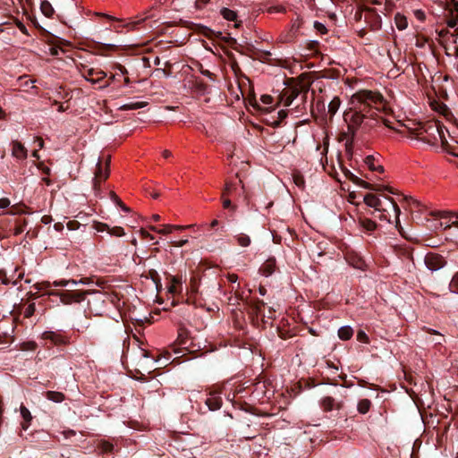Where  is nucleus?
I'll return each instance as SVG.
<instances>
[{
	"label": "nucleus",
	"mask_w": 458,
	"mask_h": 458,
	"mask_svg": "<svg viewBox=\"0 0 458 458\" xmlns=\"http://www.w3.org/2000/svg\"><path fill=\"white\" fill-rule=\"evenodd\" d=\"M371 402L369 399H362L358 403V411L361 414H365L369 411Z\"/></svg>",
	"instance_id": "2f4dec72"
},
{
	"label": "nucleus",
	"mask_w": 458,
	"mask_h": 458,
	"mask_svg": "<svg viewBox=\"0 0 458 458\" xmlns=\"http://www.w3.org/2000/svg\"><path fill=\"white\" fill-rule=\"evenodd\" d=\"M116 80V74H113L111 75L106 81L104 84H102L101 86H99V89H105L106 87H108L109 85H111V83L113 81H114Z\"/></svg>",
	"instance_id": "864d4df0"
},
{
	"label": "nucleus",
	"mask_w": 458,
	"mask_h": 458,
	"mask_svg": "<svg viewBox=\"0 0 458 458\" xmlns=\"http://www.w3.org/2000/svg\"><path fill=\"white\" fill-rule=\"evenodd\" d=\"M402 389L404 390L409 394L411 402L414 404H416L417 394H416L415 391H413L412 388H411L407 386H404L403 384Z\"/></svg>",
	"instance_id": "79ce46f5"
},
{
	"label": "nucleus",
	"mask_w": 458,
	"mask_h": 458,
	"mask_svg": "<svg viewBox=\"0 0 458 458\" xmlns=\"http://www.w3.org/2000/svg\"><path fill=\"white\" fill-rule=\"evenodd\" d=\"M12 145H13V148H12L13 156H14L15 157H17L19 159H24L27 157V149L21 142L14 140V141H13Z\"/></svg>",
	"instance_id": "dca6fc26"
},
{
	"label": "nucleus",
	"mask_w": 458,
	"mask_h": 458,
	"mask_svg": "<svg viewBox=\"0 0 458 458\" xmlns=\"http://www.w3.org/2000/svg\"><path fill=\"white\" fill-rule=\"evenodd\" d=\"M0 280L3 282V284H9V279L7 278L6 276V272L3 269H0Z\"/></svg>",
	"instance_id": "680f3d73"
},
{
	"label": "nucleus",
	"mask_w": 458,
	"mask_h": 458,
	"mask_svg": "<svg viewBox=\"0 0 458 458\" xmlns=\"http://www.w3.org/2000/svg\"><path fill=\"white\" fill-rule=\"evenodd\" d=\"M35 310H36L35 303L29 304L24 310V317L30 318L35 313Z\"/></svg>",
	"instance_id": "c03bdc74"
},
{
	"label": "nucleus",
	"mask_w": 458,
	"mask_h": 458,
	"mask_svg": "<svg viewBox=\"0 0 458 458\" xmlns=\"http://www.w3.org/2000/svg\"><path fill=\"white\" fill-rule=\"evenodd\" d=\"M93 293L92 291H82V290H64V291H48L47 295L58 296L62 303L65 305L72 304L73 302H81L85 300L86 296Z\"/></svg>",
	"instance_id": "7ed1b4c3"
},
{
	"label": "nucleus",
	"mask_w": 458,
	"mask_h": 458,
	"mask_svg": "<svg viewBox=\"0 0 458 458\" xmlns=\"http://www.w3.org/2000/svg\"><path fill=\"white\" fill-rule=\"evenodd\" d=\"M98 447L104 453H112L114 451V445L107 441L100 442Z\"/></svg>",
	"instance_id": "4c0bfd02"
},
{
	"label": "nucleus",
	"mask_w": 458,
	"mask_h": 458,
	"mask_svg": "<svg viewBox=\"0 0 458 458\" xmlns=\"http://www.w3.org/2000/svg\"><path fill=\"white\" fill-rule=\"evenodd\" d=\"M403 209L410 214V216H406V219L411 220V223L419 224L422 220V205L411 196L404 193H403Z\"/></svg>",
	"instance_id": "20e7f679"
},
{
	"label": "nucleus",
	"mask_w": 458,
	"mask_h": 458,
	"mask_svg": "<svg viewBox=\"0 0 458 458\" xmlns=\"http://www.w3.org/2000/svg\"><path fill=\"white\" fill-rule=\"evenodd\" d=\"M206 405L210 411L219 410L222 406V398L215 392H209L208 396L205 400Z\"/></svg>",
	"instance_id": "ddd939ff"
},
{
	"label": "nucleus",
	"mask_w": 458,
	"mask_h": 458,
	"mask_svg": "<svg viewBox=\"0 0 458 458\" xmlns=\"http://www.w3.org/2000/svg\"><path fill=\"white\" fill-rule=\"evenodd\" d=\"M10 206V200L7 198L0 199V208H5Z\"/></svg>",
	"instance_id": "69168bd1"
},
{
	"label": "nucleus",
	"mask_w": 458,
	"mask_h": 458,
	"mask_svg": "<svg viewBox=\"0 0 458 458\" xmlns=\"http://www.w3.org/2000/svg\"><path fill=\"white\" fill-rule=\"evenodd\" d=\"M87 47L93 49V51L101 55H106L107 52L115 51L117 49V46L112 44H104L97 41H90L87 44Z\"/></svg>",
	"instance_id": "1a4fd4ad"
},
{
	"label": "nucleus",
	"mask_w": 458,
	"mask_h": 458,
	"mask_svg": "<svg viewBox=\"0 0 458 458\" xmlns=\"http://www.w3.org/2000/svg\"><path fill=\"white\" fill-rule=\"evenodd\" d=\"M353 335V330L351 327H342L338 330V336L341 340H349Z\"/></svg>",
	"instance_id": "5701e85b"
},
{
	"label": "nucleus",
	"mask_w": 458,
	"mask_h": 458,
	"mask_svg": "<svg viewBox=\"0 0 458 458\" xmlns=\"http://www.w3.org/2000/svg\"><path fill=\"white\" fill-rule=\"evenodd\" d=\"M340 104H341V101H340V98L335 97L334 98L331 102L329 103L328 105V113L333 116L334 114H335V113L337 112V110L339 109V106H340Z\"/></svg>",
	"instance_id": "473e14b6"
},
{
	"label": "nucleus",
	"mask_w": 458,
	"mask_h": 458,
	"mask_svg": "<svg viewBox=\"0 0 458 458\" xmlns=\"http://www.w3.org/2000/svg\"><path fill=\"white\" fill-rule=\"evenodd\" d=\"M140 233L143 238H148L150 240L154 239V236L150 234L148 232H147L145 229H140Z\"/></svg>",
	"instance_id": "774afa93"
},
{
	"label": "nucleus",
	"mask_w": 458,
	"mask_h": 458,
	"mask_svg": "<svg viewBox=\"0 0 458 458\" xmlns=\"http://www.w3.org/2000/svg\"><path fill=\"white\" fill-rule=\"evenodd\" d=\"M170 282L172 284H175V285L182 284V279L179 276H170Z\"/></svg>",
	"instance_id": "0e129e2a"
},
{
	"label": "nucleus",
	"mask_w": 458,
	"mask_h": 458,
	"mask_svg": "<svg viewBox=\"0 0 458 458\" xmlns=\"http://www.w3.org/2000/svg\"><path fill=\"white\" fill-rule=\"evenodd\" d=\"M147 278H150L156 284L157 286L161 284V278L157 271L155 269L148 270Z\"/></svg>",
	"instance_id": "c9c22d12"
},
{
	"label": "nucleus",
	"mask_w": 458,
	"mask_h": 458,
	"mask_svg": "<svg viewBox=\"0 0 458 458\" xmlns=\"http://www.w3.org/2000/svg\"><path fill=\"white\" fill-rule=\"evenodd\" d=\"M14 22L16 24V26L19 28V30L25 35L29 36V31L27 30V28L25 27V25L20 21L18 19H14Z\"/></svg>",
	"instance_id": "09e8293b"
},
{
	"label": "nucleus",
	"mask_w": 458,
	"mask_h": 458,
	"mask_svg": "<svg viewBox=\"0 0 458 458\" xmlns=\"http://www.w3.org/2000/svg\"><path fill=\"white\" fill-rule=\"evenodd\" d=\"M445 126L443 125L441 130L439 131V132H441V137L438 138V141H441V144L444 148H446V146L448 145V142H447V140L445 139Z\"/></svg>",
	"instance_id": "8fccbe9b"
},
{
	"label": "nucleus",
	"mask_w": 458,
	"mask_h": 458,
	"mask_svg": "<svg viewBox=\"0 0 458 458\" xmlns=\"http://www.w3.org/2000/svg\"><path fill=\"white\" fill-rule=\"evenodd\" d=\"M55 45H57L59 47H61L62 46L69 47V46H71V43L69 41L58 37L56 39Z\"/></svg>",
	"instance_id": "13d9d810"
},
{
	"label": "nucleus",
	"mask_w": 458,
	"mask_h": 458,
	"mask_svg": "<svg viewBox=\"0 0 458 458\" xmlns=\"http://www.w3.org/2000/svg\"><path fill=\"white\" fill-rule=\"evenodd\" d=\"M299 94L300 89L297 87L284 89L281 94V100L284 102V106H290Z\"/></svg>",
	"instance_id": "f8f14e48"
},
{
	"label": "nucleus",
	"mask_w": 458,
	"mask_h": 458,
	"mask_svg": "<svg viewBox=\"0 0 458 458\" xmlns=\"http://www.w3.org/2000/svg\"><path fill=\"white\" fill-rule=\"evenodd\" d=\"M384 197L388 201V204L391 206V208H393V210L394 212V221L396 223L395 227L398 230V232L401 233V224H400V218H399L401 210L399 208V206L394 199L388 198L386 196H384Z\"/></svg>",
	"instance_id": "f3484780"
},
{
	"label": "nucleus",
	"mask_w": 458,
	"mask_h": 458,
	"mask_svg": "<svg viewBox=\"0 0 458 458\" xmlns=\"http://www.w3.org/2000/svg\"><path fill=\"white\" fill-rule=\"evenodd\" d=\"M351 103L352 108L350 112L344 113V119L350 121L348 128L352 134L355 133V131L360 126L365 118H373L377 114L373 109L379 111L385 107L382 95L371 90L356 92L352 97Z\"/></svg>",
	"instance_id": "f257e3e1"
},
{
	"label": "nucleus",
	"mask_w": 458,
	"mask_h": 458,
	"mask_svg": "<svg viewBox=\"0 0 458 458\" xmlns=\"http://www.w3.org/2000/svg\"><path fill=\"white\" fill-rule=\"evenodd\" d=\"M361 225L367 231H374L377 227L376 223L368 218L361 221Z\"/></svg>",
	"instance_id": "ea45409f"
},
{
	"label": "nucleus",
	"mask_w": 458,
	"mask_h": 458,
	"mask_svg": "<svg viewBox=\"0 0 458 458\" xmlns=\"http://www.w3.org/2000/svg\"><path fill=\"white\" fill-rule=\"evenodd\" d=\"M345 175L350 181H352V182H354L355 184H357L362 188H365L368 190H372V191L377 190L374 185L359 178L358 176H356L355 174H353L352 172H350L348 170L345 172Z\"/></svg>",
	"instance_id": "2eb2a0df"
},
{
	"label": "nucleus",
	"mask_w": 458,
	"mask_h": 458,
	"mask_svg": "<svg viewBox=\"0 0 458 458\" xmlns=\"http://www.w3.org/2000/svg\"><path fill=\"white\" fill-rule=\"evenodd\" d=\"M294 183L300 187V188H303L304 187V179L302 176L301 175H295L294 176Z\"/></svg>",
	"instance_id": "5fc2aeb1"
},
{
	"label": "nucleus",
	"mask_w": 458,
	"mask_h": 458,
	"mask_svg": "<svg viewBox=\"0 0 458 458\" xmlns=\"http://www.w3.org/2000/svg\"><path fill=\"white\" fill-rule=\"evenodd\" d=\"M375 158L373 156H368L365 158V164L368 165L369 170L376 171V172H383V166L382 165H376L374 164Z\"/></svg>",
	"instance_id": "cd10ccee"
},
{
	"label": "nucleus",
	"mask_w": 458,
	"mask_h": 458,
	"mask_svg": "<svg viewBox=\"0 0 458 458\" xmlns=\"http://www.w3.org/2000/svg\"><path fill=\"white\" fill-rule=\"evenodd\" d=\"M335 404V401L331 396H326L320 400V406L324 411L328 412L331 411Z\"/></svg>",
	"instance_id": "412c9836"
},
{
	"label": "nucleus",
	"mask_w": 458,
	"mask_h": 458,
	"mask_svg": "<svg viewBox=\"0 0 458 458\" xmlns=\"http://www.w3.org/2000/svg\"><path fill=\"white\" fill-rule=\"evenodd\" d=\"M315 28L322 34H325L327 32V28L320 22L316 21L315 22Z\"/></svg>",
	"instance_id": "bf43d9fd"
},
{
	"label": "nucleus",
	"mask_w": 458,
	"mask_h": 458,
	"mask_svg": "<svg viewBox=\"0 0 458 458\" xmlns=\"http://www.w3.org/2000/svg\"><path fill=\"white\" fill-rule=\"evenodd\" d=\"M266 306V303L262 301V300H256L254 301V302L251 304V310H252V312L259 316L261 314L264 307Z\"/></svg>",
	"instance_id": "c756f323"
},
{
	"label": "nucleus",
	"mask_w": 458,
	"mask_h": 458,
	"mask_svg": "<svg viewBox=\"0 0 458 458\" xmlns=\"http://www.w3.org/2000/svg\"><path fill=\"white\" fill-rule=\"evenodd\" d=\"M443 124L439 122L427 121L423 123L408 120L405 123L403 120V138L416 139L432 146H437L438 138L441 137Z\"/></svg>",
	"instance_id": "f03ea898"
},
{
	"label": "nucleus",
	"mask_w": 458,
	"mask_h": 458,
	"mask_svg": "<svg viewBox=\"0 0 458 458\" xmlns=\"http://www.w3.org/2000/svg\"><path fill=\"white\" fill-rule=\"evenodd\" d=\"M221 15L224 19L227 21H236L237 14L234 11L229 9V8H222L220 11Z\"/></svg>",
	"instance_id": "c85d7f7f"
},
{
	"label": "nucleus",
	"mask_w": 458,
	"mask_h": 458,
	"mask_svg": "<svg viewBox=\"0 0 458 458\" xmlns=\"http://www.w3.org/2000/svg\"><path fill=\"white\" fill-rule=\"evenodd\" d=\"M148 228L151 231L156 232L157 233H161V234H167V233H170L172 232V225H164V228L160 229V230H158L154 225H149Z\"/></svg>",
	"instance_id": "58836bf2"
},
{
	"label": "nucleus",
	"mask_w": 458,
	"mask_h": 458,
	"mask_svg": "<svg viewBox=\"0 0 458 458\" xmlns=\"http://www.w3.org/2000/svg\"><path fill=\"white\" fill-rule=\"evenodd\" d=\"M449 287L452 292L458 293V272L453 276Z\"/></svg>",
	"instance_id": "37998d69"
},
{
	"label": "nucleus",
	"mask_w": 458,
	"mask_h": 458,
	"mask_svg": "<svg viewBox=\"0 0 458 458\" xmlns=\"http://www.w3.org/2000/svg\"><path fill=\"white\" fill-rule=\"evenodd\" d=\"M205 30H207V32L205 33V35L208 37V38H221L228 43H234L236 40L232 38H226L225 37H223L222 36V33L221 32H216L210 29H208V28H205Z\"/></svg>",
	"instance_id": "bb28decb"
},
{
	"label": "nucleus",
	"mask_w": 458,
	"mask_h": 458,
	"mask_svg": "<svg viewBox=\"0 0 458 458\" xmlns=\"http://www.w3.org/2000/svg\"><path fill=\"white\" fill-rule=\"evenodd\" d=\"M80 226V223L78 221H70L67 224V227L69 230H76Z\"/></svg>",
	"instance_id": "e2e57ef3"
},
{
	"label": "nucleus",
	"mask_w": 458,
	"mask_h": 458,
	"mask_svg": "<svg viewBox=\"0 0 458 458\" xmlns=\"http://www.w3.org/2000/svg\"><path fill=\"white\" fill-rule=\"evenodd\" d=\"M421 443L419 439H416L411 445V453L410 454V458H417V453L420 447Z\"/></svg>",
	"instance_id": "a19ab883"
},
{
	"label": "nucleus",
	"mask_w": 458,
	"mask_h": 458,
	"mask_svg": "<svg viewBox=\"0 0 458 458\" xmlns=\"http://www.w3.org/2000/svg\"><path fill=\"white\" fill-rule=\"evenodd\" d=\"M60 47L57 45H51L49 49L50 55L53 56H56L59 55Z\"/></svg>",
	"instance_id": "052dcab7"
},
{
	"label": "nucleus",
	"mask_w": 458,
	"mask_h": 458,
	"mask_svg": "<svg viewBox=\"0 0 458 458\" xmlns=\"http://www.w3.org/2000/svg\"><path fill=\"white\" fill-rule=\"evenodd\" d=\"M21 415L23 419L21 427L24 430H26L30 426V423L32 420V416L30 414V411L23 405L21 406Z\"/></svg>",
	"instance_id": "aec40b11"
},
{
	"label": "nucleus",
	"mask_w": 458,
	"mask_h": 458,
	"mask_svg": "<svg viewBox=\"0 0 458 458\" xmlns=\"http://www.w3.org/2000/svg\"><path fill=\"white\" fill-rule=\"evenodd\" d=\"M45 396L47 399L54 403H61L65 399V396L63 393L56 391H47L45 393Z\"/></svg>",
	"instance_id": "4be33fe9"
},
{
	"label": "nucleus",
	"mask_w": 458,
	"mask_h": 458,
	"mask_svg": "<svg viewBox=\"0 0 458 458\" xmlns=\"http://www.w3.org/2000/svg\"><path fill=\"white\" fill-rule=\"evenodd\" d=\"M113 69L120 72L123 75L128 73L127 69L123 65H122L121 64H118V63H116L113 65Z\"/></svg>",
	"instance_id": "3c124183"
},
{
	"label": "nucleus",
	"mask_w": 458,
	"mask_h": 458,
	"mask_svg": "<svg viewBox=\"0 0 458 458\" xmlns=\"http://www.w3.org/2000/svg\"><path fill=\"white\" fill-rule=\"evenodd\" d=\"M177 341L181 346H185L188 342V331L181 327L178 332Z\"/></svg>",
	"instance_id": "72a5a7b5"
},
{
	"label": "nucleus",
	"mask_w": 458,
	"mask_h": 458,
	"mask_svg": "<svg viewBox=\"0 0 458 458\" xmlns=\"http://www.w3.org/2000/svg\"><path fill=\"white\" fill-rule=\"evenodd\" d=\"M32 211L25 206L23 203L13 205L10 208V209L6 212L9 215H21V214H30Z\"/></svg>",
	"instance_id": "6ab92c4d"
},
{
	"label": "nucleus",
	"mask_w": 458,
	"mask_h": 458,
	"mask_svg": "<svg viewBox=\"0 0 458 458\" xmlns=\"http://www.w3.org/2000/svg\"><path fill=\"white\" fill-rule=\"evenodd\" d=\"M53 285L56 287H66L69 286V280L61 279L58 281L53 282Z\"/></svg>",
	"instance_id": "603ef678"
},
{
	"label": "nucleus",
	"mask_w": 458,
	"mask_h": 458,
	"mask_svg": "<svg viewBox=\"0 0 458 458\" xmlns=\"http://www.w3.org/2000/svg\"><path fill=\"white\" fill-rule=\"evenodd\" d=\"M234 238L236 239L238 244L242 247H247L250 244V238L247 234L240 233L235 235Z\"/></svg>",
	"instance_id": "f704fd0d"
},
{
	"label": "nucleus",
	"mask_w": 458,
	"mask_h": 458,
	"mask_svg": "<svg viewBox=\"0 0 458 458\" xmlns=\"http://www.w3.org/2000/svg\"><path fill=\"white\" fill-rule=\"evenodd\" d=\"M424 263L428 269L436 271L443 267L446 262L441 255L429 252L424 257Z\"/></svg>",
	"instance_id": "423d86ee"
},
{
	"label": "nucleus",
	"mask_w": 458,
	"mask_h": 458,
	"mask_svg": "<svg viewBox=\"0 0 458 458\" xmlns=\"http://www.w3.org/2000/svg\"><path fill=\"white\" fill-rule=\"evenodd\" d=\"M53 284V283L51 284L50 282H47V281H45V282H40V283H37L34 287L38 290H47L48 289L51 285Z\"/></svg>",
	"instance_id": "49530a36"
},
{
	"label": "nucleus",
	"mask_w": 458,
	"mask_h": 458,
	"mask_svg": "<svg viewBox=\"0 0 458 458\" xmlns=\"http://www.w3.org/2000/svg\"><path fill=\"white\" fill-rule=\"evenodd\" d=\"M434 216H437L435 219L432 220L434 223L431 226H433L436 230L444 227L445 229L450 228L451 225L447 224V222L444 223L441 221V219H448L450 220L451 216H455L456 220L458 221V213L453 214L448 211H436L432 213Z\"/></svg>",
	"instance_id": "6e6552de"
},
{
	"label": "nucleus",
	"mask_w": 458,
	"mask_h": 458,
	"mask_svg": "<svg viewBox=\"0 0 458 458\" xmlns=\"http://www.w3.org/2000/svg\"><path fill=\"white\" fill-rule=\"evenodd\" d=\"M276 263L275 258H269L261 265L259 272L265 276H271L275 272Z\"/></svg>",
	"instance_id": "4468645a"
},
{
	"label": "nucleus",
	"mask_w": 458,
	"mask_h": 458,
	"mask_svg": "<svg viewBox=\"0 0 458 458\" xmlns=\"http://www.w3.org/2000/svg\"><path fill=\"white\" fill-rule=\"evenodd\" d=\"M414 15L416 16V18L420 21H424L425 20V13L424 12H422L421 10H416L414 11Z\"/></svg>",
	"instance_id": "338daca9"
},
{
	"label": "nucleus",
	"mask_w": 458,
	"mask_h": 458,
	"mask_svg": "<svg viewBox=\"0 0 458 458\" xmlns=\"http://www.w3.org/2000/svg\"><path fill=\"white\" fill-rule=\"evenodd\" d=\"M147 106V102H134V103H129L125 104L121 106V110L127 111V110H136L142 108Z\"/></svg>",
	"instance_id": "7c9ffc66"
},
{
	"label": "nucleus",
	"mask_w": 458,
	"mask_h": 458,
	"mask_svg": "<svg viewBox=\"0 0 458 458\" xmlns=\"http://www.w3.org/2000/svg\"><path fill=\"white\" fill-rule=\"evenodd\" d=\"M109 165L110 156H107L106 158L105 157L98 158L93 179V188L95 191L100 190L101 182H105L108 178L110 173Z\"/></svg>",
	"instance_id": "39448f33"
},
{
	"label": "nucleus",
	"mask_w": 458,
	"mask_h": 458,
	"mask_svg": "<svg viewBox=\"0 0 458 458\" xmlns=\"http://www.w3.org/2000/svg\"><path fill=\"white\" fill-rule=\"evenodd\" d=\"M94 228L98 232L107 231L111 235L117 236V237H121L125 234L124 229L123 227L114 226V227L110 228L108 225H106L105 223H101V222H96L94 224Z\"/></svg>",
	"instance_id": "9b49d317"
},
{
	"label": "nucleus",
	"mask_w": 458,
	"mask_h": 458,
	"mask_svg": "<svg viewBox=\"0 0 458 458\" xmlns=\"http://www.w3.org/2000/svg\"><path fill=\"white\" fill-rule=\"evenodd\" d=\"M402 373H403V379H404L405 381H407L410 385L412 384L413 382V376L411 374V373H408L406 370H405V368L404 366L403 365V370H402Z\"/></svg>",
	"instance_id": "a18cd8bd"
},
{
	"label": "nucleus",
	"mask_w": 458,
	"mask_h": 458,
	"mask_svg": "<svg viewBox=\"0 0 458 458\" xmlns=\"http://www.w3.org/2000/svg\"><path fill=\"white\" fill-rule=\"evenodd\" d=\"M357 340L361 343H368L369 336L367 335V334L364 331L360 330L357 333Z\"/></svg>",
	"instance_id": "de8ad7c7"
},
{
	"label": "nucleus",
	"mask_w": 458,
	"mask_h": 458,
	"mask_svg": "<svg viewBox=\"0 0 458 458\" xmlns=\"http://www.w3.org/2000/svg\"><path fill=\"white\" fill-rule=\"evenodd\" d=\"M144 20L129 22L125 25V27L128 28V30H136L138 25L140 24Z\"/></svg>",
	"instance_id": "6e6d98bb"
},
{
	"label": "nucleus",
	"mask_w": 458,
	"mask_h": 458,
	"mask_svg": "<svg viewBox=\"0 0 458 458\" xmlns=\"http://www.w3.org/2000/svg\"><path fill=\"white\" fill-rule=\"evenodd\" d=\"M41 29V33L40 35L44 38V39L46 40V42L51 46V45H55V42H56V39H57V36L52 34L51 32H49L48 30H47L46 29H44L43 27H40Z\"/></svg>",
	"instance_id": "393cba45"
},
{
	"label": "nucleus",
	"mask_w": 458,
	"mask_h": 458,
	"mask_svg": "<svg viewBox=\"0 0 458 458\" xmlns=\"http://www.w3.org/2000/svg\"><path fill=\"white\" fill-rule=\"evenodd\" d=\"M40 10L42 13L48 18L51 17L55 13L52 4L47 0H43L41 2Z\"/></svg>",
	"instance_id": "b1692460"
},
{
	"label": "nucleus",
	"mask_w": 458,
	"mask_h": 458,
	"mask_svg": "<svg viewBox=\"0 0 458 458\" xmlns=\"http://www.w3.org/2000/svg\"><path fill=\"white\" fill-rule=\"evenodd\" d=\"M364 202L376 209H380L383 207L382 201L372 193H368L364 196Z\"/></svg>",
	"instance_id": "a211bd4d"
},
{
	"label": "nucleus",
	"mask_w": 458,
	"mask_h": 458,
	"mask_svg": "<svg viewBox=\"0 0 458 458\" xmlns=\"http://www.w3.org/2000/svg\"><path fill=\"white\" fill-rule=\"evenodd\" d=\"M28 222L26 219H23L21 221H16V225H15V228L13 230V234L14 235H19L21 234V233H23V231L25 230V227L27 225Z\"/></svg>",
	"instance_id": "e433bc0d"
},
{
	"label": "nucleus",
	"mask_w": 458,
	"mask_h": 458,
	"mask_svg": "<svg viewBox=\"0 0 458 458\" xmlns=\"http://www.w3.org/2000/svg\"><path fill=\"white\" fill-rule=\"evenodd\" d=\"M430 332L433 335H436L437 336V339H433L435 344H442V340H444V336L441 334H439L438 332L435 331V330H431Z\"/></svg>",
	"instance_id": "4d7b16f0"
},
{
	"label": "nucleus",
	"mask_w": 458,
	"mask_h": 458,
	"mask_svg": "<svg viewBox=\"0 0 458 458\" xmlns=\"http://www.w3.org/2000/svg\"><path fill=\"white\" fill-rule=\"evenodd\" d=\"M42 338L56 346L66 345L69 343V338L58 331H45L42 334Z\"/></svg>",
	"instance_id": "0eeeda50"
},
{
	"label": "nucleus",
	"mask_w": 458,
	"mask_h": 458,
	"mask_svg": "<svg viewBox=\"0 0 458 458\" xmlns=\"http://www.w3.org/2000/svg\"><path fill=\"white\" fill-rule=\"evenodd\" d=\"M83 77L89 82L93 84L100 83L106 77V72L99 69L90 68L88 69Z\"/></svg>",
	"instance_id": "9d476101"
},
{
	"label": "nucleus",
	"mask_w": 458,
	"mask_h": 458,
	"mask_svg": "<svg viewBox=\"0 0 458 458\" xmlns=\"http://www.w3.org/2000/svg\"><path fill=\"white\" fill-rule=\"evenodd\" d=\"M402 251H403V264L404 263L405 259L408 260L407 267H408L409 272H411V263L414 267V260H413L412 254H411L410 249L407 247H404L403 245Z\"/></svg>",
	"instance_id": "a878e982"
}]
</instances>
